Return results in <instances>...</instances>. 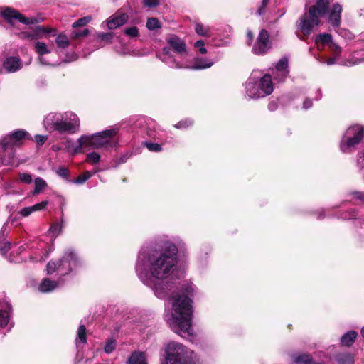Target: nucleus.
Here are the masks:
<instances>
[{"label": "nucleus", "mask_w": 364, "mask_h": 364, "mask_svg": "<svg viewBox=\"0 0 364 364\" xmlns=\"http://www.w3.org/2000/svg\"><path fill=\"white\" fill-rule=\"evenodd\" d=\"M176 246L166 242L161 251L142 249L139 254L136 272L141 282L160 299H169L171 308L165 320L170 328L183 338L193 337L192 300L194 286L186 282L176 285L168 279L176 264Z\"/></svg>", "instance_id": "f257e3e1"}, {"label": "nucleus", "mask_w": 364, "mask_h": 364, "mask_svg": "<svg viewBox=\"0 0 364 364\" xmlns=\"http://www.w3.org/2000/svg\"><path fill=\"white\" fill-rule=\"evenodd\" d=\"M168 45L163 48L160 59L168 66L173 68H191L200 70L210 68L213 62L205 58H196L195 64L189 65L183 62V59L189 56L185 41L175 35L166 38Z\"/></svg>", "instance_id": "f03ea898"}, {"label": "nucleus", "mask_w": 364, "mask_h": 364, "mask_svg": "<svg viewBox=\"0 0 364 364\" xmlns=\"http://www.w3.org/2000/svg\"><path fill=\"white\" fill-rule=\"evenodd\" d=\"M329 4V0H316L299 18L298 29L305 36L310 35L314 28L321 23V18L327 14Z\"/></svg>", "instance_id": "7ed1b4c3"}, {"label": "nucleus", "mask_w": 364, "mask_h": 364, "mask_svg": "<svg viewBox=\"0 0 364 364\" xmlns=\"http://www.w3.org/2000/svg\"><path fill=\"white\" fill-rule=\"evenodd\" d=\"M116 134L117 130L111 129L92 135H83L78 139V146L75 148L74 152H80L83 147L110 149L117 144Z\"/></svg>", "instance_id": "20e7f679"}, {"label": "nucleus", "mask_w": 364, "mask_h": 364, "mask_svg": "<svg viewBox=\"0 0 364 364\" xmlns=\"http://www.w3.org/2000/svg\"><path fill=\"white\" fill-rule=\"evenodd\" d=\"M165 353L163 364H198L196 354L178 342H169L166 346Z\"/></svg>", "instance_id": "39448f33"}, {"label": "nucleus", "mask_w": 364, "mask_h": 364, "mask_svg": "<svg viewBox=\"0 0 364 364\" xmlns=\"http://www.w3.org/2000/svg\"><path fill=\"white\" fill-rule=\"evenodd\" d=\"M80 264V259L74 251L68 248L63 257L57 262L50 261L47 264V273L52 274L57 272L60 275H67Z\"/></svg>", "instance_id": "423d86ee"}, {"label": "nucleus", "mask_w": 364, "mask_h": 364, "mask_svg": "<svg viewBox=\"0 0 364 364\" xmlns=\"http://www.w3.org/2000/svg\"><path fill=\"white\" fill-rule=\"evenodd\" d=\"M252 75L246 82V93L250 98L264 97L273 92L272 77L269 74L264 75L258 82L255 80Z\"/></svg>", "instance_id": "0eeeda50"}, {"label": "nucleus", "mask_w": 364, "mask_h": 364, "mask_svg": "<svg viewBox=\"0 0 364 364\" xmlns=\"http://www.w3.org/2000/svg\"><path fill=\"white\" fill-rule=\"evenodd\" d=\"M364 136V129L360 125L350 127L344 134L341 144L340 149L343 153L351 152L355 146L358 145Z\"/></svg>", "instance_id": "6e6552de"}, {"label": "nucleus", "mask_w": 364, "mask_h": 364, "mask_svg": "<svg viewBox=\"0 0 364 364\" xmlns=\"http://www.w3.org/2000/svg\"><path fill=\"white\" fill-rule=\"evenodd\" d=\"M28 136L29 134L22 129L11 132L1 139L0 142V148L2 149H6L18 146L22 139H29Z\"/></svg>", "instance_id": "1a4fd4ad"}, {"label": "nucleus", "mask_w": 364, "mask_h": 364, "mask_svg": "<svg viewBox=\"0 0 364 364\" xmlns=\"http://www.w3.org/2000/svg\"><path fill=\"white\" fill-rule=\"evenodd\" d=\"M80 120L77 116L73 112L63 114V120L60 122L59 132L74 133L79 127Z\"/></svg>", "instance_id": "9d476101"}, {"label": "nucleus", "mask_w": 364, "mask_h": 364, "mask_svg": "<svg viewBox=\"0 0 364 364\" xmlns=\"http://www.w3.org/2000/svg\"><path fill=\"white\" fill-rule=\"evenodd\" d=\"M271 48L269 33L262 29L259 33L255 43L252 47V52L256 55H263Z\"/></svg>", "instance_id": "9b49d317"}, {"label": "nucleus", "mask_w": 364, "mask_h": 364, "mask_svg": "<svg viewBox=\"0 0 364 364\" xmlns=\"http://www.w3.org/2000/svg\"><path fill=\"white\" fill-rule=\"evenodd\" d=\"M3 18L10 24L14 25L16 21L28 25L33 23V19L25 18L21 14L11 8H6L1 12Z\"/></svg>", "instance_id": "f8f14e48"}, {"label": "nucleus", "mask_w": 364, "mask_h": 364, "mask_svg": "<svg viewBox=\"0 0 364 364\" xmlns=\"http://www.w3.org/2000/svg\"><path fill=\"white\" fill-rule=\"evenodd\" d=\"M63 120V114L49 113L44 119V127L49 131H58L60 129V122Z\"/></svg>", "instance_id": "ddd939ff"}, {"label": "nucleus", "mask_w": 364, "mask_h": 364, "mask_svg": "<svg viewBox=\"0 0 364 364\" xmlns=\"http://www.w3.org/2000/svg\"><path fill=\"white\" fill-rule=\"evenodd\" d=\"M127 14L118 11L107 20V26L113 30L125 24L128 21Z\"/></svg>", "instance_id": "4468645a"}, {"label": "nucleus", "mask_w": 364, "mask_h": 364, "mask_svg": "<svg viewBox=\"0 0 364 364\" xmlns=\"http://www.w3.org/2000/svg\"><path fill=\"white\" fill-rule=\"evenodd\" d=\"M3 67L8 73H14L22 68V63L18 57H8L4 63Z\"/></svg>", "instance_id": "2eb2a0df"}, {"label": "nucleus", "mask_w": 364, "mask_h": 364, "mask_svg": "<svg viewBox=\"0 0 364 364\" xmlns=\"http://www.w3.org/2000/svg\"><path fill=\"white\" fill-rule=\"evenodd\" d=\"M341 11L342 6L341 4L336 3L333 5L328 18V21L332 26L337 28L341 25Z\"/></svg>", "instance_id": "dca6fc26"}, {"label": "nucleus", "mask_w": 364, "mask_h": 364, "mask_svg": "<svg viewBox=\"0 0 364 364\" xmlns=\"http://www.w3.org/2000/svg\"><path fill=\"white\" fill-rule=\"evenodd\" d=\"M11 312L10 304L6 301L0 304V327H5L9 323Z\"/></svg>", "instance_id": "f3484780"}, {"label": "nucleus", "mask_w": 364, "mask_h": 364, "mask_svg": "<svg viewBox=\"0 0 364 364\" xmlns=\"http://www.w3.org/2000/svg\"><path fill=\"white\" fill-rule=\"evenodd\" d=\"M34 50L36 53L38 55V60L41 65L50 64L46 60L45 58L43 57L45 54L50 53V50L48 48V47L45 43L41 41L36 42L34 45Z\"/></svg>", "instance_id": "a211bd4d"}, {"label": "nucleus", "mask_w": 364, "mask_h": 364, "mask_svg": "<svg viewBox=\"0 0 364 364\" xmlns=\"http://www.w3.org/2000/svg\"><path fill=\"white\" fill-rule=\"evenodd\" d=\"M288 67V60L287 58H282L279 60V62L276 65V71L277 73L274 75V79H278L279 80H283L288 74L287 70Z\"/></svg>", "instance_id": "6ab92c4d"}, {"label": "nucleus", "mask_w": 364, "mask_h": 364, "mask_svg": "<svg viewBox=\"0 0 364 364\" xmlns=\"http://www.w3.org/2000/svg\"><path fill=\"white\" fill-rule=\"evenodd\" d=\"M52 32H53V36H55V30L50 29V28H46L44 26H37L35 32L28 33H22V35L25 37H27L28 38H30V39H37V38H41L42 35L43 33H52Z\"/></svg>", "instance_id": "aec40b11"}, {"label": "nucleus", "mask_w": 364, "mask_h": 364, "mask_svg": "<svg viewBox=\"0 0 364 364\" xmlns=\"http://www.w3.org/2000/svg\"><path fill=\"white\" fill-rule=\"evenodd\" d=\"M127 363L129 364H148L145 353L140 351L132 353Z\"/></svg>", "instance_id": "412c9836"}, {"label": "nucleus", "mask_w": 364, "mask_h": 364, "mask_svg": "<svg viewBox=\"0 0 364 364\" xmlns=\"http://www.w3.org/2000/svg\"><path fill=\"white\" fill-rule=\"evenodd\" d=\"M58 287V283L48 279H44L38 287L40 291L48 293L54 290Z\"/></svg>", "instance_id": "4be33fe9"}, {"label": "nucleus", "mask_w": 364, "mask_h": 364, "mask_svg": "<svg viewBox=\"0 0 364 364\" xmlns=\"http://www.w3.org/2000/svg\"><path fill=\"white\" fill-rule=\"evenodd\" d=\"M332 42V36L328 33H321L316 38L317 48H320V46L324 47L325 46L329 47Z\"/></svg>", "instance_id": "5701e85b"}, {"label": "nucleus", "mask_w": 364, "mask_h": 364, "mask_svg": "<svg viewBox=\"0 0 364 364\" xmlns=\"http://www.w3.org/2000/svg\"><path fill=\"white\" fill-rule=\"evenodd\" d=\"M357 337V332L355 331H350L345 333L341 338V343L344 346H351Z\"/></svg>", "instance_id": "b1692460"}, {"label": "nucleus", "mask_w": 364, "mask_h": 364, "mask_svg": "<svg viewBox=\"0 0 364 364\" xmlns=\"http://www.w3.org/2000/svg\"><path fill=\"white\" fill-rule=\"evenodd\" d=\"M338 364H354L353 356L348 353H339L336 356Z\"/></svg>", "instance_id": "393cba45"}, {"label": "nucleus", "mask_w": 364, "mask_h": 364, "mask_svg": "<svg viewBox=\"0 0 364 364\" xmlns=\"http://www.w3.org/2000/svg\"><path fill=\"white\" fill-rule=\"evenodd\" d=\"M293 362L296 364H313L312 358L308 354L294 355Z\"/></svg>", "instance_id": "a878e982"}, {"label": "nucleus", "mask_w": 364, "mask_h": 364, "mask_svg": "<svg viewBox=\"0 0 364 364\" xmlns=\"http://www.w3.org/2000/svg\"><path fill=\"white\" fill-rule=\"evenodd\" d=\"M146 27L149 31H156L161 28V23L156 18H149L146 23Z\"/></svg>", "instance_id": "bb28decb"}, {"label": "nucleus", "mask_w": 364, "mask_h": 364, "mask_svg": "<svg viewBox=\"0 0 364 364\" xmlns=\"http://www.w3.org/2000/svg\"><path fill=\"white\" fill-rule=\"evenodd\" d=\"M195 31L198 35L201 36L209 37L211 35L210 28L208 26H204L200 23H196Z\"/></svg>", "instance_id": "cd10ccee"}, {"label": "nucleus", "mask_w": 364, "mask_h": 364, "mask_svg": "<svg viewBox=\"0 0 364 364\" xmlns=\"http://www.w3.org/2000/svg\"><path fill=\"white\" fill-rule=\"evenodd\" d=\"M35 182V188L33 191V194L36 195L40 193L46 186V182L41 178L38 177L34 180Z\"/></svg>", "instance_id": "c85d7f7f"}, {"label": "nucleus", "mask_w": 364, "mask_h": 364, "mask_svg": "<svg viewBox=\"0 0 364 364\" xmlns=\"http://www.w3.org/2000/svg\"><path fill=\"white\" fill-rule=\"evenodd\" d=\"M56 44L58 48H65L69 46L70 41L68 38L63 34H60L57 36L55 39Z\"/></svg>", "instance_id": "c756f323"}, {"label": "nucleus", "mask_w": 364, "mask_h": 364, "mask_svg": "<svg viewBox=\"0 0 364 364\" xmlns=\"http://www.w3.org/2000/svg\"><path fill=\"white\" fill-rule=\"evenodd\" d=\"M124 33L125 35L132 38L138 37L139 36V30L136 26L126 28Z\"/></svg>", "instance_id": "7c9ffc66"}, {"label": "nucleus", "mask_w": 364, "mask_h": 364, "mask_svg": "<svg viewBox=\"0 0 364 364\" xmlns=\"http://www.w3.org/2000/svg\"><path fill=\"white\" fill-rule=\"evenodd\" d=\"M80 342L82 343H85L87 338H86V329L85 326L84 325H80L78 328L77 331V338Z\"/></svg>", "instance_id": "2f4dec72"}, {"label": "nucleus", "mask_w": 364, "mask_h": 364, "mask_svg": "<svg viewBox=\"0 0 364 364\" xmlns=\"http://www.w3.org/2000/svg\"><path fill=\"white\" fill-rule=\"evenodd\" d=\"M62 230V225L59 223H55L52 225L49 229V234L52 235V237H56Z\"/></svg>", "instance_id": "473e14b6"}, {"label": "nucleus", "mask_w": 364, "mask_h": 364, "mask_svg": "<svg viewBox=\"0 0 364 364\" xmlns=\"http://www.w3.org/2000/svg\"><path fill=\"white\" fill-rule=\"evenodd\" d=\"M353 59H355V60L353 62L349 61V65H355L357 63L364 62V51L355 52L353 54Z\"/></svg>", "instance_id": "72a5a7b5"}, {"label": "nucleus", "mask_w": 364, "mask_h": 364, "mask_svg": "<svg viewBox=\"0 0 364 364\" xmlns=\"http://www.w3.org/2000/svg\"><path fill=\"white\" fill-rule=\"evenodd\" d=\"M100 155L97 152H91L87 154L86 161L92 164H97L100 161Z\"/></svg>", "instance_id": "f704fd0d"}, {"label": "nucleus", "mask_w": 364, "mask_h": 364, "mask_svg": "<svg viewBox=\"0 0 364 364\" xmlns=\"http://www.w3.org/2000/svg\"><path fill=\"white\" fill-rule=\"evenodd\" d=\"M116 348V341L113 339L108 340L105 346V352L107 354L114 351Z\"/></svg>", "instance_id": "c9c22d12"}, {"label": "nucleus", "mask_w": 364, "mask_h": 364, "mask_svg": "<svg viewBox=\"0 0 364 364\" xmlns=\"http://www.w3.org/2000/svg\"><path fill=\"white\" fill-rule=\"evenodd\" d=\"M91 21L90 16H85L81 18H79L76 21L73 23V27L76 28L79 26H83L87 24Z\"/></svg>", "instance_id": "e433bc0d"}, {"label": "nucleus", "mask_w": 364, "mask_h": 364, "mask_svg": "<svg viewBox=\"0 0 364 364\" xmlns=\"http://www.w3.org/2000/svg\"><path fill=\"white\" fill-rule=\"evenodd\" d=\"M92 176V173L90 171H85L82 174L80 175L75 180L76 183H83Z\"/></svg>", "instance_id": "4c0bfd02"}, {"label": "nucleus", "mask_w": 364, "mask_h": 364, "mask_svg": "<svg viewBox=\"0 0 364 364\" xmlns=\"http://www.w3.org/2000/svg\"><path fill=\"white\" fill-rule=\"evenodd\" d=\"M19 181L26 184H30L32 182V176L27 173H19Z\"/></svg>", "instance_id": "58836bf2"}, {"label": "nucleus", "mask_w": 364, "mask_h": 364, "mask_svg": "<svg viewBox=\"0 0 364 364\" xmlns=\"http://www.w3.org/2000/svg\"><path fill=\"white\" fill-rule=\"evenodd\" d=\"M98 38L102 41H105L107 43H110L113 38L112 33H100L97 34Z\"/></svg>", "instance_id": "ea45409f"}, {"label": "nucleus", "mask_w": 364, "mask_h": 364, "mask_svg": "<svg viewBox=\"0 0 364 364\" xmlns=\"http://www.w3.org/2000/svg\"><path fill=\"white\" fill-rule=\"evenodd\" d=\"M56 173L59 176L68 179L69 176V170L64 166H60L56 171Z\"/></svg>", "instance_id": "a19ab883"}, {"label": "nucleus", "mask_w": 364, "mask_h": 364, "mask_svg": "<svg viewBox=\"0 0 364 364\" xmlns=\"http://www.w3.org/2000/svg\"><path fill=\"white\" fill-rule=\"evenodd\" d=\"M194 47L196 48H198L199 52L201 53V54H205L207 53V50L206 48H205V43L202 40H200V41H196L195 43H194Z\"/></svg>", "instance_id": "79ce46f5"}, {"label": "nucleus", "mask_w": 364, "mask_h": 364, "mask_svg": "<svg viewBox=\"0 0 364 364\" xmlns=\"http://www.w3.org/2000/svg\"><path fill=\"white\" fill-rule=\"evenodd\" d=\"M146 146L151 151L158 152L162 149L161 145L156 143H146Z\"/></svg>", "instance_id": "37998d69"}, {"label": "nucleus", "mask_w": 364, "mask_h": 364, "mask_svg": "<svg viewBox=\"0 0 364 364\" xmlns=\"http://www.w3.org/2000/svg\"><path fill=\"white\" fill-rule=\"evenodd\" d=\"M192 124V121L190 119H185L179 122L175 125V127L178 129L186 128Z\"/></svg>", "instance_id": "c03bdc74"}, {"label": "nucleus", "mask_w": 364, "mask_h": 364, "mask_svg": "<svg viewBox=\"0 0 364 364\" xmlns=\"http://www.w3.org/2000/svg\"><path fill=\"white\" fill-rule=\"evenodd\" d=\"M48 204V201L44 200L41 203L35 204L34 205L32 206V208L34 212L38 211V210H41L44 209L47 206Z\"/></svg>", "instance_id": "a18cd8bd"}, {"label": "nucleus", "mask_w": 364, "mask_h": 364, "mask_svg": "<svg viewBox=\"0 0 364 364\" xmlns=\"http://www.w3.org/2000/svg\"><path fill=\"white\" fill-rule=\"evenodd\" d=\"M143 2L145 6L149 8H154L159 4V0H144Z\"/></svg>", "instance_id": "49530a36"}, {"label": "nucleus", "mask_w": 364, "mask_h": 364, "mask_svg": "<svg viewBox=\"0 0 364 364\" xmlns=\"http://www.w3.org/2000/svg\"><path fill=\"white\" fill-rule=\"evenodd\" d=\"M329 48L334 53L335 55H338L341 52V48L333 41L330 44Z\"/></svg>", "instance_id": "de8ad7c7"}, {"label": "nucleus", "mask_w": 364, "mask_h": 364, "mask_svg": "<svg viewBox=\"0 0 364 364\" xmlns=\"http://www.w3.org/2000/svg\"><path fill=\"white\" fill-rule=\"evenodd\" d=\"M34 211L32 208V206H31V207H26V208L21 209L20 210L19 213L23 217H27V216L30 215Z\"/></svg>", "instance_id": "09e8293b"}, {"label": "nucleus", "mask_w": 364, "mask_h": 364, "mask_svg": "<svg viewBox=\"0 0 364 364\" xmlns=\"http://www.w3.org/2000/svg\"><path fill=\"white\" fill-rule=\"evenodd\" d=\"M47 139V136L37 134L35 136V140L38 145H42Z\"/></svg>", "instance_id": "8fccbe9b"}, {"label": "nucleus", "mask_w": 364, "mask_h": 364, "mask_svg": "<svg viewBox=\"0 0 364 364\" xmlns=\"http://www.w3.org/2000/svg\"><path fill=\"white\" fill-rule=\"evenodd\" d=\"M89 33V31L88 29H84L82 31H76V32H74L73 33V37L74 38H77L79 37H81V36H87Z\"/></svg>", "instance_id": "3c124183"}, {"label": "nucleus", "mask_w": 364, "mask_h": 364, "mask_svg": "<svg viewBox=\"0 0 364 364\" xmlns=\"http://www.w3.org/2000/svg\"><path fill=\"white\" fill-rule=\"evenodd\" d=\"M78 146L77 145H75L73 141H70V140H68L67 141V144H66V148L68 149V150L69 151H70L73 154H77V152H74V149L75 148H76L77 146Z\"/></svg>", "instance_id": "603ef678"}, {"label": "nucleus", "mask_w": 364, "mask_h": 364, "mask_svg": "<svg viewBox=\"0 0 364 364\" xmlns=\"http://www.w3.org/2000/svg\"><path fill=\"white\" fill-rule=\"evenodd\" d=\"M11 245L9 242H6L4 243H0V252L2 254H5L10 249Z\"/></svg>", "instance_id": "864d4df0"}, {"label": "nucleus", "mask_w": 364, "mask_h": 364, "mask_svg": "<svg viewBox=\"0 0 364 364\" xmlns=\"http://www.w3.org/2000/svg\"><path fill=\"white\" fill-rule=\"evenodd\" d=\"M311 106L312 102L309 99H306L303 103V108L305 109L310 108Z\"/></svg>", "instance_id": "5fc2aeb1"}, {"label": "nucleus", "mask_w": 364, "mask_h": 364, "mask_svg": "<svg viewBox=\"0 0 364 364\" xmlns=\"http://www.w3.org/2000/svg\"><path fill=\"white\" fill-rule=\"evenodd\" d=\"M355 198L357 199H360L364 201V193L362 192H355L354 193Z\"/></svg>", "instance_id": "6e6d98bb"}, {"label": "nucleus", "mask_w": 364, "mask_h": 364, "mask_svg": "<svg viewBox=\"0 0 364 364\" xmlns=\"http://www.w3.org/2000/svg\"><path fill=\"white\" fill-rule=\"evenodd\" d=\"M277 105L275 102L272 101L269 103L268 108L270 111H274L277 109Z\"/></svg>", "instance_id": "4d7b16f0"}, {"label": "nucleus", "mask_w": 364, "mask_h": 364, "mask_svg": "<svg viewBox=\"0 0 364 364\" xmlns=\"http://www.w3.org/2000/svg\"><path fill=\"white\" fill-rule=\"evenodd\" d=\"M358 164L361 168H364V153L363 154L362 157H360L358 159Z\"/></svg>", "instance_id": "13d9d810"}, {"label": "nucleus", "mask_w": 364, "mask_h": 364, "mask_svg": "<svg viewBox=\"0 0 364 364\" xmlns=\"http://www.w3.org/2000/svg\"><path fill=\"white\" fill-rule=\"evenodd\" d=\"M269 1V0H262V8H260V9H259V14H262V8H264V7L267 5V4H268Z\"/></svg>", "instance_id": "bf43d9fd"}, {"label": "nucleus", "mask_w": 364, "mask_h": 364, "mask_svg": "<svg viewBox=\"0 0 364 364\" xmlns=\"http://www.w3.org/2000/svg\"><path fill=\"white\" fill-rule=\"evenodd\" d=\"M247 43H248V44H250V42H251V41H252V39H253V34L252 33V32L248 31V32H247Z\"/></svg>", "instance_id": "052dcab7"}, {"label": "nucleus", "mask_w": 364, "mask_h": 364, "mask_svg": "<svg viewBox=\"0 0 364 364\" xmlns=\"http://www.w3.org/2000/svg\"><path fill=\"white\" fill-rule=\"evenodd\" d=\"M335 62H336V57L328 59L327 61L326 62V63L327 65H333L335 63Z\"/></svg>", "instance_id": "680f3d73"}, {"label": "nucleus", "mask_w": 364, "mask_h": 364, "mask_svg": "<svg viewBox=\"0 0 364 364\" xmlns=\"http://www.w3.org/2000/svg\"><path fill=\"white\" fill-rule=\"evenodd\" d=\"M360 334L364 338V326L360 330Z\"/></svg>", "instance_id": "e2e57ef3"}, {"label": "nucleus", "mask_w": 364, "mask_h": 364, "mask_svg": "<svg viewBox=\"0 0 364 364\" xmlns=\"http://www.w3.org/2000/svg\"><path fill=\"white\" fill-rule=\"evenodd\" d=\"M52 149L53 151H55L59 150V148L57 146H53Z\"/></svg>", "instance_id": "0e129e2a"}, {"label": "nucleus", "mask_w": 364, "mask_h": 364, "mask_svg": "<svg viewBox=\"0 0 364 364\" xmlns=\"http://www.w3.org/2000/svg\"><path fill=\"white\" fill-rule=\"evenodd\" d=\"M5 188H9L11 186L9 183H5L4 184Z\"/></svg>", "instance_id": "69168bd1"}, {"label": "nucleus", "mask_w": 364, "mask_h": 364, "mask_svg": "<svg viewBox=\"0 0 364 364\" xmlns=\"http://www.w3.org/2000/svg\"><path fill=\"white\" fill-rule=\"evenodd\" d=\"M324 48V47L320 46V48H318V50H322Z\"/></svg>", "instance_id": "338daca9"}, {"label": "nucleus", "mask_w": 364, "mask_h": 364, "mask_svg": "<svg viewBox=\"0 0 364 364\" xmlns=\"http://www.w3.org/2000/svg\"><path fill=\"white\" fill-rule=\"evenodd\" d=\"M361 15L364 16V9L361 10Z\"/></svg>", "instance_id": "774afa93"}]
</instances>
